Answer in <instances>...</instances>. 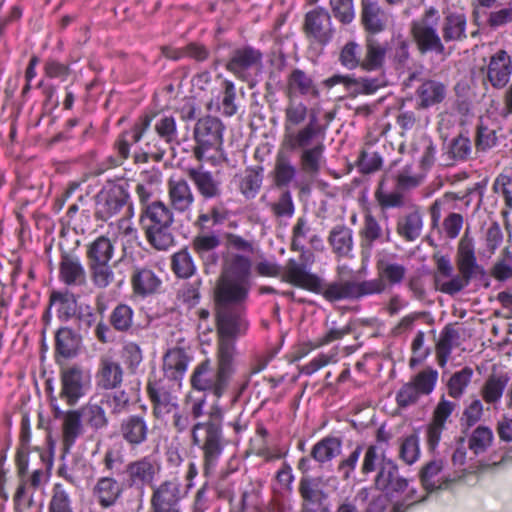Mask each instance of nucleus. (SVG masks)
<instances>
[{
  "label": "nucleus",
  "instance_id": "f257e3e1",
  "mask_svg": "<svg viewBox=\"0 0 512 512\" xmlns=\"http://www.w3.org/2000/svg\"><path fill=\"white\" fill-rule=\"evenodd\" d=\"M397 255L380 250L375 255L377 278L369 280H344L324 282L320 277L307 271L306 265L289 259L285 265L282 280L294 286L321 294L329 302L343 300H360L361 298L380 295L387 286H396L403 282L407 268L395 261Z\"/></svg>",
  "mask_w": 512,
  "mask_h": 512
},
{
  "label": "nucleus",
  "instance_id": "f03ea898",
  "mask_svg": "<svg viewBox=\"0 0 512 512\" xmlns=\"http://www.w3.org/2000/svg\"><path fill=\"white\" fill-rule=\"evenodd\" d=\"M223 411L218 405H213L207 419L197 421L191 427L192 443L203 453V473L212 474L217 467L225 446L222 431Z\"/></svg>",
  "mask_w": 512,
  "mask_h": 512
},
{
  "label": "nucleus",
  "instance_id": "7ed1b4c3",
  "mask_svg": "<svg viewBox=\"0 0 512 512\" xmlns=\"http://www.w3.org/2000/svg\"><path fill=\"white\" fill-rule=\"evenodd\" d=\"M440 20L438 9L430 6L418 19L411 22L410 35L420 55L430 53L441 57L442 60L450 56L452 49L445 45L439 33Z\"/></svg>",
  "mask_w": 512,
  "mask_h": 512
},
{
  "label": "nucleus",
  "instance_id": "20e7f679",
  "mask_svg": "<svg viewBox=\"0 0 512 512\" xmlns=\"http://www.w3.org/2000/svg\"><path fill=\"white\" fill-rule=\"evenodd\" d=\"M251 260L240 254H228L217 281L215 294L248 298L251 288Z\"/></svg>",
  "mask_w": 512,
  "mask_h": 512
},
{
  "label": "nucleus",
  "instance_id": "39448f33",
  "mask_svg": "<svg viewBox=\"0 0 512 512\" xmlns=\"http://www.w3.org/2000/svg\"><path fill=\"white\" fill-rule=\"evenodd\" d=\"M247 298L215 294L218 339L236 340L248 329L245 317Z\"/></svg>",
  "mask_w": 512,
  "mask_h": 512
},
{
  "label": "nucleus",
  "instance_id": "423d86ee",
  "mask_svg": "<svg viewBox=\"0 0 512 512\" xmlns=\"http://www.w3.org/2000/svg\"><path fill=\"white\" fill-rule=\"evenodd\" d=\"M224 129V124L217 117L206 116L196 122L193 154L197 160L210 159L221 150Z\"/></svg>",
  "mask_w": 512,
  "mask_h": 512
},
{
  "label": "nucleus",
  "instance_id": "0eeeda50",
  "mask_svg": "<svg viewBox=\"0 0 512 512\" xmlns=\"http://www.w3.org/2000/svg\"><path fill=\"white\" fill-rule=\"evenodd\" d=\"M129 184L127 182H107L95 196V218L108 221L120 213L127 206L129 211Z\"/></svg>",
  "mask_w": 512,
  "mask_h": 512
},
{
  "label": "nucleus",
  "instance_id": "6e6552de",
  "mask_svg": "<svg viewBox=\"0 0 512 512\" xmlns=\"http://www.w3.org/2000/svg\"><path fill=\"white\" fill-rule=\"evenodd\" d=\"M263 66V53L251 45L235 48L225 64L227 71L237 79L253 86L254 75L258 74Z\"/></svg>",
  "mask_w": 512,
  "mask_h": 512
},
{
  "label": "nucleus",
  "instance_id": "1a4fd4ad",
  "mask_svg": "<svg viewBox=\"0 0 512 512\" xmlns=\"http://www.w3.org/2000/svg\"><path fill=\"white\" fill-rule=\"evenodd\" d=\"M60 399L68 406H75L90 388V375L80 365L73 364L60 371Z\"/></svg>",
  "mask_w": 512,
  "mask_h": 512
},
{
  "label": "nucleus",
  "instance_id": "9d476101",
  "mask_svg": "<svg viewBox=\"0 0 512 512\" xmlns=\"http://www.w3.org/2000/svg\"><path fill=\"white\" fill-rule=\"evenodd\" d=\"M185 497L177 479H168L152 487L148 512H182L181 501Z\"/></svg>",
  "mask_w": 512,
  "mask_h": 512
},
{
  "label": "nucleus",
  "instance_id": "9b49d317",
  "mask_svg": "<svg viewBox=\"0 0 512 512\" xmlns=\"http://www.w3.org/2000/svg\"><path fill=\"white\" fill-rule=\"evenodd\" d=\"M303 32L311 44L321 47L328 45L335 33L329 12L321 7L307 12L304 18Z\"/></svg>",
  "mask_w": 512,
  "mask_h": 512
},
{
  "label": "nucleus",
  "instance_id": "f8f14e48",
  "mask_svg": "<svg viewBox=\"0 0 512 512\" xmlns=\"http://www.w3.org/2000/svg\"><path fill=\"white\" fill-rule=\"evenodd\" d=\"M191 387L200 392H210L220 398L227 390L229 382L222 376L209 359L199 363L190 378Z\"/></svg>",
  "mask_w": 512,
  "mask_h": 512
},
{
  "label": "nucleus",
  "instance_id": "ddd939ff",
  "mask_svg": "<svg viewBox=\"0 0 512 512\" xmlns=\"http://www.w3.org/2000/svg\"><path fill=\"white\" fill-rule=\"evenodd\" d=\"M160 470V463L151 455L130 461L125 466L127 485L137 489L152 488Z\"/></svg>",
  "mask_w": 512,
  "mask_h": 512
},
{
  "label": "nucleus",
  "instance_id": "4468645a",
  "mask_svg": "<svg viewBox=\"0 0 512 512\" xmlns=\"http://www.w3.org/2000/svg\"><path fill=\"white\" fill-rule=\"evenodd\" d=\"M175 385L176 383L165 379L149 381L147 393L153 405V415L156 418H163L178 408V397L174 390Z\"/></svg>",
  "mask_w": 512,
  "mask_h": 512
},
{
  "label": "nucleus",
  "instance_id": "2eb2a0df",
  "mask_svg": "<svg viewBox=\"0 0 512 512\" xmlns=\"http://www.w3.org/2000/svg\"><path fill=\"white\" fill-rule=\"evenodd\" d=\"M374 486L386 496H394L404 493L408 489L409 480L399 474L398 466L392 459L382 457Z\"/></svg>",
  "mask_w": 512,
  "mask_h": 512
},
{
  "label": "nucleus",
  "instance_id": "dca6fc26",
  "mask_svg": "<svg viewBox=\"0 0 512 512\" xmlns=\"http://www.w3.org/2000/svg\"><path fill=\"white\" fill-rule=\"evenodd\" d=\"M362 260H369L376 243L391 242V230L383 228L371 213H366L359 229Z\"/></svg>",
  "mask_w": 512,
  "mask_h": 512
},
{
  "label": "nucleus",
  "instance_id": "f3484780",
  "mask_svg": "<svg viewBox=\"0 0 512 512\" xmlns=\"http://www.w3.org/2000/svg\"><path fill=\"white\" fill-rule=\"evenodd\" d=\"M324 133L325 129L319 124L317 114L312 111L305 126L284 132L283 144L291 151H301L311 148L314 140Z\"/></svg>",
  "mask_w": 512,
  "mask_h": 512
},
{
  "label": "nucleus",
  "instance_id": "a211bd4d",
  "mask_svg": "<svg viewBox=\"0 0 512 512\" xmlns=\"http://www.w3.org/2000/svg\"><path fill=\"white\" fill-rule=\"evenodd\" d=\"M481 71L485 72L484 82L487 81L494 89L501 90L510 82L512 58L507 51L500 49L490 56L488 64Z\"/></svg>",
  "mask_w": 512,
  "mask_h": 512
},
{
  "label": "nucleus",
  "instance_id": "6ab92c4d",
  "mask_svg": "<svg viewBox=\"0 0 512 512\" xmlns=\"http://www.w3.org/2000/svg\"><path fill=\"white\" fill-rule=\"evenodd\" d=\"M221 237L214 231H199L191 240V249L201 260L205 269L216 267L220 255L218 249L221 246Z\"/></svg>",
  "mask_w": 512,
  "mask_h": 512
},
{
  "label": "nucleus",
  "instance_id": "aec40b11",
  "mask_svg": "<svg viewBox=\"0 0 512 512\" xmlns=\"http://www.w3.org/2000/svg\"><path fill=\"white\" fill-rule=\"evenodd\" d=\"M119 434L131 448H138L145 444L151 434L145 413L124 417L119 424Z\"/></svg>",
  "mask_w": 512,
  "mask_h": 512
},
{
  "label": "nucleus",
  "instance_id": "412c9836",
  "mask_svg": "<svg viewBox=\"0 0 512 512\" xmlns=\"http://www.w3.org/2000/svg\"><path fill=\"white\" fill-rule=\"evenodd\" d=\"M186 174L204 200H218L222 197L223 183L217 174L202 166L189 168Z\"/></svg>",
  "mask_w": 512,
  "mask_h": 512
},
{
  "label": "nucleus",
  "instance_id": "4be33fe9",
  "mask_svg": "<svg viewBox=\"0 0 512 512\" xmlns=\"http://www.w3.org/2000/svg\"><path fill=\"white\" fill-rule=\"evenodd\" d=\"M54 402H56L55 397L51 398L53 415L62 421V445L64 452H68L84 433L82 418L77 409L63 411Z\"/></svg>",
  "mask_w": 512,
  "mask_h": 512
},
{
  "label": "nucleus",
  "instance_id": "5701e85b",
  "mask_svg": "<svg viewBox=\"0 0 512 512\" xmlns=\"http://www.w3.org/2000/svg\"><path fill=\"white\" fill-rule=\"evenodd\" d=\"M360 23L365 35L384 32L389 23V15L377 0H361Z\"/></svg>",
  "mask_w": 512,
  "mask_h": 512
},
{
  "label": "nucleus",
  "instance_id": "b1692460",
  "mask_svg": "<svg viewBox=\"0 0 512 512\" xmlns=\"http://www.w3.org/2000/svg\"><path fill=\"white\" fill-rule=\"evenodd\" d=\"M123 493V483L113 476L99 477L92 488V496L102 509L115 506Z\"/></svg>",
  "mask_w": 512,
  "mask_h": 512
},
{
  "label": "nucleus",
  "instance_id": "393cba45",
  "mask_svg": "<svg viewBox=\"0 0 512 512\" xmlns=\"http://www.w3.org/2000/svg\"><path fill=\"white\" fill-rule=\"evenodd\" d=\"M59 279L68 287H83L87 273L79 256L63 251L59 263Z\"/></svg>",
  "mask_w": 512,
  "mask_h": 512
},
{
  "label": "nucleus",
  "instance_id": "a878e982",
  "mask_svg": "<svg viewBox=\"0 0 512 512\" xmlns=\"http://www.w3.org/2000/svg\"><path fill=\"white\" fill-rule=\"evenodd\" d=\"M171 207L179 213L189 211L195 201L194 193L184 178H170L167 182Z\"/></svg>",
  "mask_w": 512,
  "mask_h": 512
},
{
  "label": "nucleus",
  "instance_id": "bb28decb",
  "mask_svg": "<svg viewBox=\"0 0 512 512\" xmlns=\"http://www.w3.org/2000/svg\"><path fill=\"white\" fill-rule=\"evenodd\" d=\"M297 95L318 98L320 91L311 75L294 68L286 79V97L295 98Z\"/></svg>",
  "mask_w": 512,
  "mask_h": 512
},
{
  "label": "nucleus",
  "instance_id": "cd10ccee",
  "mask_svg": "<svg viewBox=\"0 0 512 512\" xmlns=\"http://www.w3.org/2000/svg\"><path fill=\"white\" fill-rule=\"evenodd\" d=\"M441 35L445 45L467 39V17L462 12H448L440 21Z\"/></svg>",
  "mask_w": 512,
  "mask_h": 512
},
{
  "label": "nucleus",
  "instance_id": "c85d7f7f",
  "mask_svg": "<svg viewBox=\"0 0 512 512\" xmlns=\"http://www.w3.org/2000/svg\"><path fill=\"white\" fill-rule=\"evenodd\" d=\"M388 47L372 35H365L362 70L378 71L384 68Z\"/></svg>",
  "mask_w": 512,
  "mask_h": 512
},
{
  "label": "nucleus",
  "instance_id": "c756f323",
  "mask_svg": "<svg viewBox=\"0 0 512 512\" xmlns=\"http://www.w3.org/2000/svg\"><path fill=\"white\" fill-rule=\"evenodd\" d=\"M456 265L458 270H463L474 275L484 274L483 267L477 263L474 240L469 235L468 230H466L458 243Z\"/></svg>",
  "mask_w": 512,
  "mask_h": 512
},
{
  "label": "nucleus",
  "instance_id": "7c9ffc66",
  "mask_svg": "<svg viewBox=\"0 0 512 512\" xmlns=\"http://www.w3.org/2000/svg\"><path fill=\"white\" fill-rule=\"evenodd\" d=\"M447 96V86L441 81L425 79L416 90L417 105L428 109L442 103Z\"/></svg>",
  "mask_w": 512,
  "mask_h": 512
},
{
  "label": "nucleus",
  "instance_id": "2f4dec72",
  "mask_svg": "<svg viewBox=\"0 0 512 512\" xmlns=\"http://www.w3.org/2000/svg\"><path fill=\"white\" fill-rule=\"evenodd\" d=\"M58 475L71 485L80 487L91 478V467L82 456H73L58 468Z\"/></svg>",
  "mask_w": 512,
  "mask_h": 512
},
{
  "label": "nucleus",
  "instance_id": "473e14b6",
  "mask_svg": "<svg viewBox=\"0 0 512 512\" xmlns=\"http://www.w3.org/2000/svg\"><path fill=\"white\" fill-rule=\"evenodd\" d=\"M97 386L104 390H114L123 381V369L119 362L109 357L101 358L96 373Z\"/></svg>",
  "mask_w": 512,
  "mask_h": 512
},
{
  "label": "nucleus",
  "instance_id": "72a5a7b5",
  "mask_svg": "<svg viewBox=\"0 0 512 512\" xmlns=\"http://www.w3.org/2000/svg\"><path fill=\"white\" fill-rule=\"evenodd\" d=\"M188 361V356L183 349L168 350L163 357L164 377L162 379L173 383L180 381L187 370Z\"/></svg>",
  "mask_w": 512,
  "mask_h": 512
},
{
  "label": "nucleus",
  "instance_id": "f704fd0d",
  "mask_svg": "<svg viewBox=\"0 0 512 512\" xmlns=\"http://www.w3.org/2000/svg\"><path fill=\"white\" fill-rule=\"evenodd\" d=\"M161 279L149 268H135L131 276V284L135 294L146 297L155 294L161 287Z\"/></svg>",
  "mask_w": 512,
  "mask_h": 512
},
{
  "label": "nucleus",
  "instance_id": "c9c22d12",
  "mask_svg": "<svg viewBox=\"0 0 512 512\" xmlns=\"http://www.w3.org/2000/svg\"><path fill=\"white\" fill-rule=\"evenodd\" d=\"M237 355L236 344L234 340L218 339L216 353V368L228 382L235 372V358Z\"/></svg>",
  "mask_w": 512,
  "mask_h": 512
},
{
  "label": "nucleus",
  "instance_id": "e433bc0d",
  "mask_svg": "<svg viewBox=\"0 0 512 512\" xmlns=\"http://www.w3.org/2000/svg\"><path fill=\"white\" fill-rule=\"evenodd\" d=\"M81 336L70 327H61L55 334V353L65 359L78 354Z\"/></svg>",
  "mask_w": 512,
  "mask_h": 512
},
{
  "label": "nucleus",
  "instance_id": "4c0bfd02",
  "mask_svg": "<svg viewBox=\"0 0 512 512\" xmlns=\"http://www.w3.org/2000/svg\"><path fill=\"white\" fill-rule=\"evenodd\" d=\"M84 423L94 431L106 428L109 424L108 416L101 401L95 397L77 409Z\"/></svg>",
  "mask_w": 512,
  "mask_h": 512
},
{
  "label": "nucleus",
  "instance_id": "58836bf2",
  "mask_svg": "<svg viewBox=\"0 0 512 512\" xmlns=\"http://www.w3.org/2000/svg\"><path fill=\"white\" fill-rule=\"evenodd\" d=\"M153 116L143 115L134 124L131 131L123 132L116 142V147L120 156L124 159L128 158L130 152V145L132 143H138L144 133L149 129Z\"/></svg>",
  "mask_w": 512,
  "mask_h": 512
},
{
  "label": "nucleus",
  "instance_id": "ea45409f",
  "mask_svg": "<svg viewBox=\"0 0 512 512\" xmlns=\"http://www.w3.org/2000/svg\"><path fill=\"white\" fill-rule=\"evenodd\" d=\"M48 480V473L44 469H36L32 472V474L25 479V476L20 478V483L16 489L14 495V502L17 507L25 506L30 508L33 505V496L30 495L27 497L26 487L27 485L30 488L38 489L42 485H44Z\"/></svg>",
  "mask_w": 512,
  "mask_h": 512
},
{
  "label": "nucleus",
  "instance_id": "a19ab883",
  "mask_svg": "<svg viewBox=\"0 0 512 512\" xmlns=\"http://www.w3.org/2000/svg\"><path fill=\"white\" fill-rule=\"evenodd\" d=\"M333 253L339 257H349L354 247L353 230L344 224L334 226L328 236Z\"/></svg>",
  "mask_w": 512,
  "mask_h": 512
},
{
  "label": "nucleus",
  "instance_id": "79ce46f5",
  "mask_svg": "<svg viewBox=\"0 0 512 512\" xmlns=\"http://www.w3.org/2000/svg\"><path fill=\"white\" fill-rule=\"evenodd\" d=\"M442 469V460H432L422 467L420 480L426 490L434 491L448 487L450 480L441 475Z\"/></svg>",
  "mask_w": 512,
  "mask_h": 512
},
{
  "label": "nucleus",
  "instance_id": "37998d69",
  "mask_svg": "<svg viewBox=\"0 0 512 512\" xmlns=\"http://www.w3.org/2000/svg\"><path fill=\"white\" fill-rule=\"evenodd\" d=\"M143 226L172 225L174 215L172 210L162 201H154L145 207L141 219Z\"/></svg>",
  "mask_w": 512,
  "mask_h": 512
},
{
  "label": "nucleus",
  "instance_id": "c03bdc74",
  "mask_svg": "<svg viewBox=\"0 0 512 512\" xmlns=\"http://www.w3.org/2000/svg\"><path fill=\"white\" fill-rule=\"evenodd\" d=\"M325 145L317 142L311 148L301 150L299 156L300 167L303 173L315 177L319 174L324 159Z\"/></svg>",
  "mask_w": 512,
  "mask_h": 512
},
{
  "label": "nucleus",
  "instance_id": "a18cd8bd",
  "mask_svg": "<svg viewBox=\"0 0 512 512\" xmlns=\"http://www.w3.org/2000/svg\"><path fill=\"white\" fill-rule=\"evenodd\" d=\"M341 450V439L334 436H327L312 447L310 457L316 462L323 464L340 455Z\"/></svg>",
  "mask_w": 512,
  "mask_h": 512
},
{
  "label": "nucleus",
  "instance_id": "49530a36",
  "mask_svg": "<svg viewBox=\"0 0 512 512\" xmlns=\"http://www.w3.org/2000/svg\"><path fill=\"white\" fill-rule=\"evenodd\" d=\"M154 131L158 136V141L163 142L170 148L180 144L177 122L174 116L163 114L157 117L154 123Z\"/></svg>",
  "mask_w": 512,
  "mask_h": 512
},
{
  "label": "nucleus",
  "instance_id": "de8ad7c7",
  "mask_svg": "<svg viewBox=\"0 0 512 512\" xmlns=\"http://www.w3.org/2000/svg\"><path fill=\"white\" fill-rule=\"evenodd\" d=\"M510 378L507 373H492L485 381L481 395L488 404H496L501 399Z\"/></svg>",
  "mask_w": 512,
  "mask_h": 512
},
{
  "label": "nucleus",
  "instance_id": "09e8293b",
  "mask_svg": "<svg viewBox=\"0 0 512 512\" xmlns=\"http://www.w3.org/2000/svg\"><path fill=\"white\" fill-rule=\"evenodd\" d=\"M50 306L57 305V316L68 321L76 315L77 297L69 291H53L50 294Z\"/></svg>",
  "mask_w": 512,
  "mask_h": 512
},
{
  "label": "nucleus",
  "instance_id": "8fccbe9b",
  "mask_svg": "<svg viewBox=\"0 0 512 512\" xmlns=\"http://www.w3.org/2000/svg\"><path fill=\"white\" fill-rule=\"evenodd\" d=\"M263 168L260 166L249 167L238 177V187L247 199L254 198L262 185Z\"/></svg>",
  "mask_w": 512,
  "mask_h": 512
},
{
  "label": "nucleus",
  "instance_id": "3c124183",
  "mask_svg": "<svg viewBox=\"0 0 512 512\" xmlns=\"http://www.w3.org/2000/svg\"><path fill=\"white\" fill-rule=\"evenodd\" d=\"M272 174L275 186L283 188L289 186L295 179L297 169L286 154L279 152L275 159Z\"/></svg>",
  "mask_w": 512,
  "mask_h": 512
},
{
  "label": "nucleus",
  "instance_id": "603ef678",
  "mask_svg": "<svg viewBox=\"0 0 512 512\" xmlns=\"http://www.w3.org/2000/svg\"><path fill=\"white\" fill-rule=\"evenodd\" d=\"M287 105L284 113V132L294 129L305 122L310 113L308 107L301 101H296L295 98L287 97Z\"/></svg>",
  "mask_w": 512,
  "mask_h": 512
},
{
  "label": "nucleus",
  "instance_id": "864d4df0",
  "mask_svg": "<svg viewBox=\"0 0 512 512\" xmlns=\"http://www.w3.org/2000/svg\"><path fill=\"white\" fill-rule=\"evenodd\" d=\"M114 254L111 240L105 236L96 238L87 247L86 257L88 264L109 263Z\"/></svg>",
  "mask_w": 512,
  "mask_h": 512
},
{
  "label": "nucleus",
  "instance_id": "5fc2aeb1",
  "mask_svg": "<svg viewBox=\"0 0 512 512\" xmlns=\"http://www.w3.org/2000/svg\"><path fill=\"white\" fill-rule=\"evenodd\" d=\"M473 147L467 132H460L447 146V156L454 162H465L472 158Z\"/></svg>",
  "mask_w": 512,
  "mask_h": 512
},
{
  "label": "nucleus",
  "instance_id": "6e6d98bb",
  "mask_svg": "<svg viewBox=\"0 0 512 512\" xmlns=\"http://www.w3.org/2000/svg\"><path fill=\"white\" fill-rule=\"evenodd\" d=\"M172 225L146 226L145 234L148 242L157 250H168L174 244Z\"/></svg>",
  "mask_w": 512,
  "mask_h": 512
},
{
  "label": "nucleus",
  "instance_id": "4d7b16f0",
  "mask_svg": "<svg viewBox=\"0 0 512 512\" xmlns=\"http://www.w3.org/2000/svg\"><path fill=\"white\" fill-rule=\"evenodd\" d=\"M423 222L418 211L411 212L397 221V233L406 241L416 240L422 231Z\"/></svg>",
  "mask_w": 512,
  "mask_h": 512
},
{
  "label": "nucleus",
  "instance_id": "13d9d810",
  "mask_svg": "<svg viewBox=\"0 0 512 512\" xmlns=\"http://www.w3.org/2000/svg\"><path fill=\"white\" fill-rule=\"evenodd\" d=\"M459 339V333L451 325L445 326L440 334L439 341L436 345V355L438 364L444 367L451 354L453 347Z\"/></svg>",
  "mask_w": 512,
  "mask_h": 512
},
{
  "label": "nucleus",
  "instance_id": "bf43d9fd",
  "mask_svg": "<svg viewBox=\"0 0 512 512\" xmlns=\"http://www.w3.org/2000/svg\"><path fill=\"white\" fill-rule=\"evenodd\" d=\"M338 61L348 70L362 69L363 55L361 46L354 40L346 42L339 52Z\"/></svg>",
  "mask_w": 512,
  "mask_h": 512
},
{
  "label": "nucleus",
  "instance_id": "052dcab7",
  "mask_svg": "<svg viewBox=\"0 0 512 512\" xmlns=\"http://www.w3.org/2000/svg\"><path fill=\"white\" fill-rule=\"evenodd\" d=\"M134 311L127 304H118L109 317L110 325L121 333L131 332L133 327Z\"/></svg>",
  "mask_w": 512,
  "mask_h": 512
},
{
  "label": "nucleus",
  "instance_id": "680f3d73",
  "mask_svg": "<svg viewBox=\"0 0 512 512\" xmlns=\"http://www.w3.org/2000/svg\"><path fill=\"white\" fill-rule=\"evenodd\" d=\"M321 481L319 477L303 476L300 479L299 494L304 501L314 504L320 502L325 497L320 487Z\"/></svg>",
  "mask_w": 512,
  "mask_h": 512
},
{
  "label": "nucleus",
  "instance_id": "e2e57ef3",
  "mask_svg": "<svg viewBox=\"0 0 512 512\" xmlns=\"http://www.w3.org/2000/svg\"><path fill=\"white\" fill-rule=\"evenodd\" d=\"M493 439V431L487 426L480 425L469 437V449L476 455L484 453L491 446Z\"/></svg>",
  "mask_w": 512,
  "mask_h": 512
},
{
  "label": "nucleus",
  "instance_id": "0e129e2a",
  "mask_svg": "<svg viewBox=\"0 0 512 512\" xmlns=\"http://www.w3.org/2000/svg\"><path fill=\"white\" fill-rule=\"evenodd\" d=\"M218 109L221 110L222 114L226 117H231L238 111L236 104V87L231 80L224 79L221 83V101Z\"/></svg>",
  "mask_w": 512,
  "mask_h": 512
},
{
  "label": "nucleus",
  "instance_id": "69168bd1",
  "mask_svg": "<svg viewBox=\"0 0 512 512\" xmlns=\"http://www.w3.org/2000/svg\"><path fill=\"white\" fill-rule=\"evenodd\" d=\"M100 401L110 409L112 415L116 416L127 411L130 406V396L124 390L105 393L101 396Z\"/></svg>",
  "mask_w": 512,
  "mask_h": 512
},
{
  "label": "nucleus",
  "instance_id": "338daca9",
  "mask_svg": "<svg viewBox=\"0 0 512 512\" xmlns=\"http://www.w3.org/2000/svg\"><path fill=\"white\" fill-rule=\"evenodd\" d=\"M171 266L173 272L180 278H189L196 271L193 258L186 248L172 256Z\"/></svg>",
  "mask_w": 512,
  "mask_h": 512
},
{
  "label": "nucleus",
  "instance_id": "774afa93",
  "mask_svg": "<svg viewBox=\"0 0 512 512\" xmlns=\"http://www.w3.org/2000/svg\"><path fill=\"white\" fill-rule=\"evenodd\" d=\"M48 512H73L71 497L60 483H56L52 488Z\"/></svg>",
  "mask_w": 512,
  "mask_h": 512
}]
</instances>
